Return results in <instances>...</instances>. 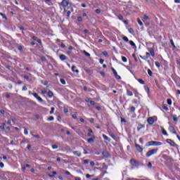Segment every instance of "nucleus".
Masks as SVG:
<instances>
[{
  "mask_svg": "<svg viewBox=\"0 0 180 180\" xmlns=\"http://www.w3.org/2000/svg\"><path fill=\"white\" fill-rule=\"evenodd\" d=\"M146 146H148V147H150V146H162V143L160 141H150L147 143Z\"/></svg>",
  "mask_w": 180,
  "mask_h": 180,
  "instance_id": "f257e3e1",
  "label": "nucleus"
},
{
  "mask_svg": "<svg viewBox=\"0 0 180 180\" xmlns=\"http://www.w3.org/2000/svg\"><path fill=\"white\" fill-rule=\"evenodd\" d=\"M158 151V148L150 150L146 153V157L150 158L151 157V155H154V154H157Z\"/></svg>",
  "mask_w": 180,
  "mask_h": 180,
  "instance_id": "f03ea898",
  "label": "nucleus"
},
{
  "mask_svg": "<svg viewBox=\"0 0 180 180\" xmlns=\"http://www.w3.org/2000/svg\"><path fill=\"white\" fill-rule=\"evenodd\" d=\"M166 141L168 144H170L172 147H178V145H176V143H175V142L172 139H167Z\"/></svg>",
  "mask_w": 180,
  "mask_h": 180,
  "instance_id": "7ed1b4c3",
  "label": "nucleus"
},
{
  "mask_svg": "<svg viewBox=\"0 0 180 180\" xmlns=\"http://www.w3.org/2000/svg\"><path fill=\"white\" fill-rule=\"evenodd\" d=\"M59 58L61 61H68V60H70L68 58V57H67V56L64 55V54H60L59 56Z\"/></svg>",
  "mask_w": 180,
  "mask_h": 180,
  "instance_id": "20e7f679",
  "label": "nucleus"
},
{
  "mask_svg": "<svg viewBox=\"0 0 180 180\" xmlns=\"http://www.w3.org/2000/svg\"><path fill=\"white\" fill-rule=\"evenodd\" d=\"M111 70L114 74V77H115L116 79H121L122 77H120V76L119 75H117V72H116V70H115V68H111Z\"/></svg>",
  "mask_w": 180,
  "mask_h": 180,
  "instance_id": "39448f33",
  "label": "nucleus"
},
{
  "mask_svg": "<svg viewBox=\"0 0 180 180\" xmlns=\"http://www.w3.org/2000/svg\"><path fill=\"white\" fill-rule=\"evenodd\" d=\"M60 5L65 8L70 5V2H68V0H63L62 2L60 4Z\"/></svg>",
  "mask_w": 180,
  "mask_h": 180,
  "instance_id": "423d86ee",
  "label": "nucleus"
},
{
  "mask_svg": "<svg viewBox=\"0 0 180 180\" xmlns=\"http://www.w3.org/2000/svg\"><path fill=\"white\" fill-rule=\"evenodd\" d=\"M130 164L132 165L133 167H139V162L134 159L130 160Z\"/></svg>",
  "mask_w": 180,
  "mask_h": 180,
  "instance_id": "0eeeda50",
  "label": "nucleus"
},
{
  "mask_svg": "<svg viewBox=\"0 0 180 180\" xmlns=\"http://www.w3.org/2000/svg\"><path fill=\"white\" fill-rule=\"evenodd\" d=\"M169 131H171V133H173V134H176V136L178 135L176 134V131L175 130V128L173 126H169Z\"/></svg>",
  "mask_w": 180,
  "mask_h": 180,
  "instance_id": "6e6552de",
  "label": "nucleus"
},
{
  "mask_svg": "<svg viewBox=\"0 0 180 180\" xmlns=\"http://www.w3.org/2000/svg\"><path fill=\"white\" fill-rule=\"evenodd\" d=\"M88 131L89 133L87 134V136L89 137H94V131H92V129H89Z\"/></svg>",
  "mask_w": 180,
  "mask_h": 180,
  "instance_id": "1a4fd4ad",
  "label": "nucleus"
},
{
  "mask_svg": "<svg viewBox=\"0 0 180 180\" xmlns=\"http://www.w3.org/2000/svg\"><path fill=\"white\" fill-rule=\"evenodd\" d=\"M148 123L150 125L154 124V118L150 117L148 118Z\"/></svg>",
  "mask_w": 180,
  "mask_h": 180,
  "instance_id": "9d476101",
  "label": "nucleus"
},
{
  "mask_svg": "<svg viewBox=\"0 0 180 180\" xmlns=\"http://www.w3.org/2000/svg\"><path fill=\"white\" fill-rule=\"evenodd\" d=\"M135 147H136L137 151H139V153L143 152V148H141V146H140V145L136 144Z\"/></svg>",
  "mask_w": 180,
  "mask_h": 180,
  "instance_id": "9b49d317",
  "label": "nucleus"
},
{
  "mask_svg": "<svg viewBox=\"0 0 180 180\" xmlns=\"http://www.w3.org/2000/svg\"><path fill=\"white\" fill-rule=\"evenodd\" d=\"M88 143H95V136H91V138L87 139Z\"/></svg>",
  "mask_w": 180,
  "mask_h": 180,
  "instance_id": "f8f14e48",
  "label": "nucleus"
},
{
  "mask_svg": "<svg viewBox=\"0 0 180 180\" xmlns=\"http://www.w3.org/2000/svg\"><path fill=\"white\" fill-rule=\"evenodd\" d=\"M148 51L150 52L152 57H154L155 56V53L154 52V49L149 48Z\"/></svg>",
  "mask_w": 180,
  "mask_h": 180,
  "instance_id": "ddd939ff",
  "label": "nucleus"
},
{
  "mask_svg": "<svg viewBox=\"0 0 180 180\" xmlns=\"http://www.w3.org/2000/svg\"><path fill=\"white\" fill-rule=\"evenodd\" d=\"M145 127H146L144 124H139L138 125L137 130H138V131H140V130H141V129H144Z\"/></svg>",
  "mask_w": 180,
  "mask_h": 180,
  "instance_id": "4468645a",
  "label": "nucleus"
},
{
  "mask_svg": "<svg viewBox=\"0 0 180 180\" xmlns=\"http://www.w3.org/2000/svg\"><path fill=\"white\" fill-rule=\"evenodd\" d=\"M74 155H76L77 157H81V152L78 150L73 151Z\"/></svg>",
  "mask_w": 180,
  "mask_h": 180,
  "instance_id": "2eb2a0df",
  "label": "nucleus"
},
{
  "mask_svg": "<svg viewBox=\"0 0 180 180\" xmlns=\"http://www.w3.org/2000/svg\"><path fill=\"white\" fill-rule=\"evenodd\" d=\"M75 68H77V66L75 65L72 66V71L73 72H76V74H78L79 72V70H75Z\"/></svg>",
  "mask_w": 180,
  "mask_h": 180,
  "instance_id": "dca6fc26",
  "label": "nucleus"
},
{
  "mask_svg": "<svg viewBox=\"0 0 180 180\" xmlns=\"http://www.w3.org/2000/svg\"><path fill=\"white\" fill-rule=\"evenodd\" d=\"M47 95H48L49 98H53V96H54V94L53 93V91H49L47 93Z\"/></svg>",
  "mask_w": 180,
  "mask_h": 180,
  "instance_id": "f3484780",
  "label": "nucleus"
},
{
  "mask_svg": "<svg viewBox=\"0 0 180 180\" xmlns=\"http://www.w3.org/2000/svg\"><path fill=\"white\" fill-rule=\"evenodd\" d=\"M55 175H57V172L53 171V172H52V174H49V176H50V178H54V176H55Z\"/></svg>",
  "mask_w": 180,
  "mask_h": 180,
  "instance_id": "a211bd4d",
  "label": "nucleus"
},
{
  "mask_svg": "<svg viewBox=\"0 0 180 180\" xmlns=\"http://www.w3.org/2000/svg\"><path fill=\"white\" fill-rule=\"evenodd\" d=\"M143 19L144 23H146V20H148V19H150V17H148V15H144Z\"/></svg>",
  "mask_w": 180,
  "mask_h": 180,
  "instance_id": "6ab92c4d",
  "label": "nucleus"
},
{
  "mask_svg": "<svg viewBox=\"0 0 180 180\" xmlns=\"http://www.w3.org/2000/svg\"><path fill=\"white\" fill-rule=\"evenodd\" d=\"M171 116L173 118L174 122H178V117H176V115H172Z\"/></svg>",
  "mask_w": 180,
  "mask_h": 180,
  "instance_id": "aec40b11",
  "label": "nucleus"
},
{
  "mask_svg": "<svg viewBox=\"0 0 180 180\" xmlns=\"http://www.w3.org/2000/svg\"><path fill=\"white\" fill-rule=\"evenodd\" d=\"M103 139H104V140H106V141H110V139H109V137H108V136L103 134Z\"/></svg>",
  "mask_w": 180,
  "mask_h": 180,
  "instance_id": "412c9836",
  "label": "nucleus"
},
{
  "mask_svg": "<svg viewBox=\"0 0 180 180\" xmlns=\"http://www.w3.org/2000/svg\"><path fill=\"white\" fill-rule=\"evenodd\" d=\"M127 95L128 96H133V92L131 91H130V90H127Z\"/></svg>",
  "mask_w": 180,
  "mask_h": 180,
  "instance_id": "4be33fe9",
  "label": "nucleus"
},
{
  "mask_svg": "<svg viewBox=\"0 0 180 180\" xmlns=\"http://www.w3.org/2000/svg\"><path fill=\"white\" fill-rule=\"evenodd\" d=\"M83 54L86 56V57H91V54L89 53L86 52V51H83Z\"/></svg>",
  "mask_w": 180,
  "mask_h": 180,
  "instance_id": "5701e85b",
  "label": "nucleus"
},
{
  "mask_svg": "<svg viewBox=\"0 0 180 180\" xmlns=\"http://www.w3.org/2000/svg\"><path fill=\"white\" fill-rule=\"evenodd\" d=\"M67 19H70V16H71V11H68L66 14Z\"/></svg>",
  "mask_w": 180,
  "mask_h": 180,
  "instance_id": "b1692460",
  "label": "nucleus"
},
{
  "mask_svg": "<svg viewBox=\"0 0 180 180\" xmlns=\"http://www.w3.org/2000/svg\"><path fill=\"white\" fill-rule=\"evenodd\" d=\"M162 133L164 136H168V133H167V131L165 129H162Z\"/></svg>",
  "mask_w": 180,
  "mask_h": 180,
  "instance_id": "393cba45",
  "label": "nucleus"
},
{
  "mask_svg": "<svg viewBox=\"0 0 180 180\" xmlns=\"http://www.w3.org/2000/svg\"><path fill=\"white\" fill-rule=\"evenodd\" d=\"M103 155L108 158V157H109V153L108 152H103Z\"/></svg>",
  "mask_w": 180,
  "mask_h": 180,
  "instance_id": "a878e982",
  "label": "nucleus"
},
{
  "mask_svg": "<svg viewBox=\"0 0 180 180\" xmlns=\"http://www.w3.org/2000/svg\"><path fill=\"white\" fill-rule=\"evenodd\" d=\"M129 44L132 46V47H136V44H134V42L133 41H129Z\"/></svg>",
  "mask_w": 180,
  "mask_h": 180,
  "instance_id": "bb28decb",
  "label": "nucleus"
},
{
  "mask_svg": "<svg viewBox=\"0 0 180 180\" xmlns=\"http://www.w3.org/2000/svg\"><path fill=\"white\" fill-rule=\"evenodd\" d=\"M148 74L150 75V77H153V71H151V70H148Z\"/></svg>",
  "mask_w": 180,
  "mask_h": 180,
  "instance_id": "cd10ccee",
  "label": "nucleus"
},
{
  "mask_svg": "<svg viewBox=\"0 0 180 180\" xmlns=\"http://www.w3.org/2000/svg\"><path fill=\"white\" fill-rule=\"evenodd\" d=\"M138 23L140 26H143V22L141 21V20H140V18H138Z\"/></svg>",
  "mask_w": 180,
  "mask_h": 180,
  "instance_id": "c85d7f7f",
  "label": "nucleus"
},
{
  "mask_svg": "<svg viewBox=\"0 0 180 180\" xmlns=\"http://www.w3.org/2000/svg\"><path fill=\"white\" fill-rule=\"evenodd\" d=\"M122 60L123 63H127V58L124 56H122Z\"/></svg>",
  "mask_w": 180,
  "mask_h": 180,
  "instance_id": "c756f323",
  "label": "nucleus"
},
{
  "mask_svg": "<svg viewBox=\"0 0 180 180\" xmlns=\"http://www.w3.org/2000/svg\"><path fill=\"white\" fill-rule=\"evenodd\" d=\"M129 33H131V34H134V30H133V28H129Z\"/></svg>",
  "mask_w": 180,
  "mask_h": 180,
  "instance_id": "7c9ffc66",
  "label": "nucleus"
},
{
  "mask_svg": "<svg viewBox=\"0 0 180 180\" xmlns=\"http://www.w3.org/2000/svg\"><path fill=\"white\" fill-rule=\"evenodd\" d=\"M11 120L13 122V124H15V123H16V118L12 117Z\"/></svg>",
  "mask_w": 180,
  "mask_h": 180,
  "instance_id": "2f4dec72",
  "label": "nucleus"
},
{
  "mask_svg": "<svg viewBox=\"0 0 180 180\" xmlns=\"http://www.w3.org/2000/svg\"><path fill=\"white\" fill-rule=\"evenodd\" d=\"M54 110H55L54 107H51V111H50V115H53V113H54Z\"/></svg>",
  "mask_w": 180,
  "mask_h": 180,
  "instance_id": "473e14b6",
  "label": "nucleus"
},
{
  "mask_svg": "<svg viewBox=\"0 0 180 180\" xmlns=\"http://www.w3.org/2000/svg\"><path fill=\"white\" fill-rule=\"evenodd\" d=\"M155 64L158 68H160V67H161V65L160 64L159 62H155Z\"/></svg>",
  "mask_w": 180,
  "mask_h": 180,
  "instance_id": "72a5a7b5",
  "label": "nucleus"
},
{
  "mask_svg": "<svg viewBox=\"0 0 180 180\" xmlns=\"http://www.w3.org/2000/svg\"><path fill=\"white\" fill-rule=\"evenodd\" d=\"M138 81H139V83H141V85H144L145 82H143V79H138Z\"/></svg>",
  "mask_w": 180,
  "mask_h": 180,
  "instance_id": "f704fd0d",
  "label": "nucleus"
},
{
  "mask_svg": "<svg viewBox=\"0 0 180 180\" xmlns=\"http://www.w3.org/2000/svg\"><path fill=\"white\" fill-rule=\"evenodd\" d=\"M122 39L124 40V41H129V38H127V37L126 36L123 37Z\"/></svg>",
  "mask_w": 180,
  "mask_h": 180,
  "instance_id": "c9c22d12",
  "label": "nucleus"
},
{
  "mask_svg": "<svg viewBox=\"0 0 180 180\" xmlns=\"http://www.w3.org/2000/svg\"><path fill=\"white\" fill-rule=\"evenodd\" d=\"M83 164H84V165L89 164V160H83Z\"/></svg>",
  "mask_w": 180,
  "mask_h": 180,
  "instance_id": "e433bc0d",
  "label": "nucleus"
},
{
  "mask_svg": "<svg viewBox=\"0 0 180 180\" xmlns=\"http://www.w3.org/2000/svg\"><path fill=\"white\" fill-rule=\"evenodd\" d=\"M167 103H168L169 105H172V100H171V98H168V99H167Z\"/></svg>",
  "mask_w": 180,
  "mask_h": 180,
  "instance_id": "4c0bfd02",
  "label": "nucleus"
},
{
  "mask_svg": "<svg viewBox=\"0 0 180 180\" xmlns=\"http://www.w3.org/2000/svg\"><path fill=\"white\" fill-rule=\"evenodd\" d=\"M48 120H49V122H51V121L54 120V117L50 116V117L48 118Z\"/></svg>",
  "mask_w": 180,
  "mask_h": 180,
  "instance_id": "58836bf2",
  "label": "nucleus"
},
{
  "mask_svg": "<svg viewBox=\"0 0 180 180\" xmlns=\"http://www.w3.org/2000/svg\"><path fill=\"white\" fill-rule=\"evenodd\" d=\"M41 61H44V62L47 61V58H46V57H44V56H41Z\"/></svg>",
  "mask_w": 180,
  "mask_h": 180,
  "instance_id": "ea45409f",
  "label": "nucleus"
},
{
  "mask_svg": "<svg viewBox=\"0 0 180 180\" xmlns=\"http://www.w3.org/2000/svg\"><path fill=\"white\" fill-rule=\"evenodd\" d=\"M52 148H53V150H56L58 148V146H57L56 144L52 145Z\"/></svg>",
  "mask_w": 180,
  "mask_h": 180,
  "instance_id": "a19ab883",
  "label": "nucleus"
},
{
  "mask_svg": "<svg viewBox=\"0 0 180 180\" xmlns=\"http://www.w3.org/2000/svg\"><path fill=\"white\" fill-rule=\"evenodd\" d=\"M37 99L39 101V102H43V99L40 96H37Z\"/></svg>",
  "mask_w": 180,
  "mask_h": 180,
  "instance_id": "79ce46f5",
  "label": "nucleus"
},
{
  "mask_svg": "<svg viewBox=\"0 0 180 180\" xmlns=\"http://www.w3.org/2000/svg\"><path fill=\"white\" fill-rule=\"evenodd\" d=\"M60 82H61V84H63V85H65V79H60Z\"/></svg>",
  "mask_w": 180,
  "mask_h": 180,
  "instance_id": "37998d69",
  "label": "nucleus"
},
{
  "mask_svg": "<svg viewBox=\"0 0 180 180\" xmlns=\"http://www.w3.org/2000/svg\"><path fill=\"white\" fill-rule=\"evenodd\" d=\"M162 109H164L165 110H169V109L168 108V107H167V106L165 105H162Z\"/></svg>",
  "mask_w": 180,
  "mask_h": 180,
  "instance_id": "c03bdc74",
  "label": "nucleus"
},
{
  "mask_svg": "<svg viewBox=\"0 0 180 180\" xmlns=\"http://www.w3.org/2000/svg\"><path fill=\"white\" fill-rule=\"evenodd\" d=\"M84 90L85 91H89V92H91V89H88V87H86V86H84Z\"/></svg>",
  "mask_w": 180,
  "mask_h": 180,
  "instance_id": "a18cd8bd",
  "label": "nucleus"
},
{
  "mask_svg": "<svg viewBox=\"0 0 180 180\" xmlns=\"http://www.w3.org/2000/svg\"><path fill=\"white\" fill-rule=\"evenodd\" d=\"M103 54L105 56V57H108V51H103Z\"/></svg>",
  "mask_w": 180,
  "mask_h": 180,
  "instance_id": "49530a36",
  "label": "nucleus"
},
{
  "mask_svg": "<svg viewBox=\"0 0 180 180\" xmlns=\"http://www.w3.org/2000/svg\"><path fill=\"white\" fill-rule=\"evenodd\" d=\"M170 43L172 46V47L175 48V44L174 43V41L172 39L170 40Z\"/></svg>",
  "mask_w": 180,
  "mask_h": 180,
  "instance_id": "de8ad7c7",
  "label": "nucleus"
},
{
  "mask_svg": "<svg viewBox=\"0 0 180 180\" xmlns=\"http://www.w3.org/2000/svg\"><path fill=\"white\" fill-rule=\"evenodd\" d=\"M77 20L78 22H82V17L81 16L77 17Z\"/></svg>",
  "mask_w": 180,
  "mask_h": 180,
  "instance_id": "09e8293b",
  "label": "nucleus"
},
{
  "mask_svg": "<svg viewBox=\"0 0 180 180\" xmlns=\"http://www.w3.org/2000/svg\"><path fill=\"white\" fill-rule=\"evenodd\" d=\"M135 110H136L135 107H134V106L131 107V112H134Z\"/></svg>",
  "mask_w": 180,
  "mask_h": 180,
  "instance_id": "8fccbe9b",
  "label": "nucleus"
},
{
  "mask_svg": "<svg viewBox=\"0 0 180 180\" xmlns=\"http://www.w3.org/2000/svg\"><path fill=\"white\" fill-rule=\"evenodd\" d=\"M110 136L112 137V139H113L114 140L116 139V136H115V134H111Z\"/></svg>",
  "mask_w": 180,
  "mask_h": 180,
  "instance_id": "3c124183",
  "label": "nucleus"
},
{
  "mask_svg": "<svg viewBox=\"0 0 180 180\" xmlns=\"http://www.w3.org/2000/svg\"><path fill=\"white\" fill-rule=\"evenodd\" d=\"M89 121L90 122V123H94V122H95V120H94V118H89Z\"/></svg>",
  "mask_w": 180,
  "mask_h": 180,
  "instance_id": "603ef678",
  "label": "nucleus"
},
{
  "mask_svg": "<svg viewBox=\"0 0 180 180\" xmlns=\"http://www.w3.org/2000/svg\"><path fill=\"white\" fill-rule=\"evenodd\" d=\"M118 19H120V20H123V16L122 15H119Z\"/></svg>",
  "mask_w": 180,
  "mask_h": 180,
  "instance_id": "864d4df0",
  "label": "nucleus"
},
{
  "mask_svg": "<svg viewBox=\"0 0 180 180\" xmlns=\"http://www.w3.org/2000/svg\"><path fill=\"white\" fill-rule=\"evenodd\" d=\"M33 96H34V98H37L39 96V94H37V93H33L32 94Z\"/></svg>",
  "mask_w": 180,
  "mask_h": 180,
  "instance_id": "5fc2aeb1",
  "label": "nucleus"
},
{
  "mask_svg": "<svg viewBox=\"0 0 180 180\" xmlns=\"http://www.w3.org/2000/svg\"><path fill=\"white\" fill-rule=\"evenodd\" d=\"M24 134L26 135L29 134V131H27V129H25Z\"/></svg>",
  "mask_w": 180,
  "mask_h": 180,
  "instance_id": "6e6d98bb",
  "label": "nucleus"
},
{
  "mask_svg": "<svg viewBox=\"0 0 180 180\" xmlns=\"http://www.w3.org/2000/svg\"><path fill=\"white\" fill-rule=\"evenodd\" d=\"M144 89H145V91H146V92H149V91H150V89H148V86H144Z\"/></svg>",
  "mask_w": 180,
  "mask_h": 180,
  "instance_id": "4d7b16f0",
  "label": "nucleus"
},
{
  "mask_svg": "<svg viewBox=\"0 0 180 180\" xmlns=\"http://www.w3.org/2000/svg\"><path fill=\"white\" fill-rule=\"evenodd\" d=\"M4 167H5V165H4V162H0V168H4Z\"/></svg>",
  "mask_w": 180,
  "mask_h": 180,
  "instance_id": "13d9d810",
  "label": "nucleus"
},
{
  "mask_svg": "<svg viewBox=\"0 0 180 180\" xmlns=\"http://www.w3.org/2000/svg\"><path fill=\"white\" fill-rule=\"evenodd\" d=\"M63 112H64V113H68V109L65 108L63 109Z\"/></svg>",
  "mask_w": 180,
  "mask_h": 180,
  "instance_id": "bf43d9fd",
  "label": "nucleus"
},
{
  "mask_svg": "<svg viewBox=\"0 0 180 180\" xmlns=\"http://www.w3.org/2000/svg\"><path fill=\"white\" fill-rule=\"evenodd\" d=\"M96 13H101V9H96L95 10Z\"/></svg>",
  "mask_w": 180,
  "mask_h": 180,
  "instance_id": "052dcab7",
  "label": "nucleus"
},
{
  "mask_svg": "<svg viewBox=\"0 0 180 180\" xmlns=\"http://www.w3.org/2000/svg\"><path fill=\"white\" fill-rule=\"evenodd\" d=\"M37 43H39V44H41V39H37Z\"/></svg>",
  "mask_w": 180,
  "mask_h": 180,
  "instance_id": "680f3d73",
  "label": "nucleus"
},
{
  "mask_svg": "<svg viewBox=\"0 0 180 180\" xmlns=\"http://www.w3.org/2000/svg\"><path fill=\"white\" fill-rule=\"evenodd\" d=\"M148 168H151L153 167V164H151V162H148Z\"/></svg>",
  "mask_w": 180,
  "mask_h": 180,
  "instance_id": "e2e57ef3",
  "label": "nucleus"
},
{
  "mask_svg": "<svg viewBox=\"0 0 180 180\" xmlns=\"http://www.w3.org/2000/svg\"><path fill=\"white\" fill-rule=\"evenodd\" d=\"M146 58H148V57H150V53H148V52H146Z\"/></svg>",
  "mask_w": 180,
  "mask_h": 180,
  "instance_id": "0e129e2a",
  "label": "nucleus"
},
{
  "mask_svg": "<svg viewBox=\"0 0 180 180\" xmlns=\"http://www.w3.org/2000/svg\"><path fill=\"white\" fill-rule=\"evenodd\" d=\"M32 40H34L35 41H37V37L33 36V37H32Z\"/></svg>",
  "mask_w": 180,
  "mask_h": 180,
  "instance_id": "69168bd1",
  "label": "nucleus"
},
{
  "mask_svg": "<svg viewBox=\"0 0 180 180\" xmlns=\"http://www.w3.org/2000/svg\"><path fill=\"white\" fill-rule=\"evenodd\" d=\"M22 91H27V87L26 86H24L22 87Z\"/></svg>",
  "mask_w": 180,
  "mask_h": 180,
  "instance_id": "338daca9",
  "label": "nucleus"
},
{
  "mask_svg": "<svg viewBox=\"0 0 180 180\" xmlns=\"http://www.w3.org/2000/svg\"><path fill=\"white\" fill-rule=\"evenodd\" d=\"M104 61H105V60H103L102 58L100 59V64H103Z\"/></svg>",
  "mask_w": 180,
  "mask_h": 180,
  "instance_id": "774afa93",
  "label": "nucleus"
}]
</instances>
